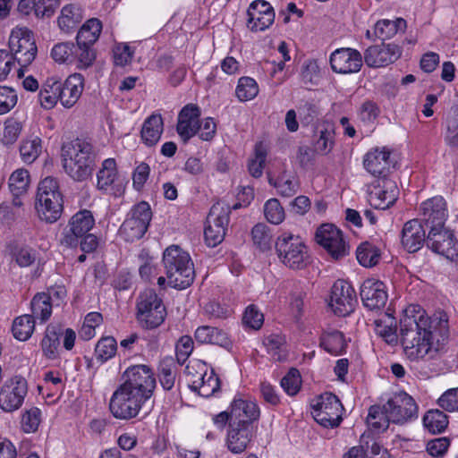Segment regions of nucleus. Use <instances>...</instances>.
I'll list each match as a JSON object with an SVG mask.
<instances>
[{"mask_svg":"<svg viewBox=\"0 0 458 458\" xmlns=\"http://www.w3.org/2000/svg\"><path fill=\"white\" fill-rule=\"evenodd\" d=\"M448 333V316L443 310L428 317L424 310L416 311V307L412 306L400 320L401 344L410 360L426 357L432 351L434 339L444 341Z\"/></svg>","mask_w":458,"mask_h":458,"instance_id":"f257e3e1","label":"nucleus"},{"mask_svg":"<svg viewBox=\"0 0 458 458\" xmlns=\"http://www.w3.org/2000/svg\"><path fill=\"white\" fill-rule=\"evenodd\" d=\"M163 264L167 284L175 289H185L194 280L193 263L188 252L177 245L167 247L163 253Z\"/></svg>","mask_w":458,"mask_h":458,"instance_id":"f03ea898","label":"nucleus"},{"mask_svg":"<svg viewBox=\"0 0 458 458\" xmlns=\"http://www.w3.org/2000/svg\"><path fill=\"white\" fill-rule=\"evenodd\" d=\"M63 204V195L57 180L48 176L40 181L35 202V208L40 220L49 224L56 222L62 216Z\"/></svg>","mask_w":458,"mask_h":458,"instance_id":"7ed1b4c3","label":"nucleus"},{"mask_svg":"<svg viewBox=\"0 0 458 458\" xmlns=\"http://www.w3.org/2000/svg\"><path fill=\"white\" fill-rule=\"evenodd\" d=\"M275 247L279 260L289 268L302 269L308 265V248L301 237L284 233L278 236Z\"/></svg>","mask_w":458,"mask_h":458,"instance_id":"20e7f679","label":"nucleus"},{"mask_svg":"<svg viewBox=\"0 0 458 458\" xmlns=\"http://www.w3.org/2000/svg\"><path fill=\"white\" fill-rule=\"evenodd\" d=\"M137 318L143 328L158 327L166 317V309L153 289H146L138 299Z\"/></svg>","mask_w":458,"mask_h":458,"instance_id":"39448f33","label":"nucleus"},{"mask_svg":"<svg viewBox=\"0 0 458 458\" xmlns=\"http://www.w3.org/2000/svg\"><path fill=\"white\" fill-rule=\"evenodd\" d=\"M147 401L142 395L121 384L111 396L109 410L114 418L128 420L137 417Z\"/></svg>","mask_w":458,"mask_h":458,"instance_id":"423d86ee","label":"nucleus"},{"mask_svg":"<svg viewBox=\"0 0 458 458\" xmlns=\"http://www.w3.org/2000/svg\"><path fill=\"white\" fill-rule=\"evenodd\" d=\"M152 217L148 203L141 201L129 212L119 229V234L127 242L140 240L146 233Z\"/></svg>","mask_w":458,"mask_h":458,"instance_id":"0eeeda50","label":"nucleus"},{"mask_svg":"<svg viewBox=\"0 0 458 458\" xmlns=\"http://www.w3.org/2000/svg\"><path fill=\"white\" fill-rule=\"evenodd\" d=\"M312 409L313 418L325 428H336L343 420V404L338 397L332 393L321 394L312 405Z\"/></svg>","mask_w":458,"mask_h":458,"instance_id":"6e6552de","label":"nucleus"},{"mask_svg":"<svg viewBox=\"0 0 458 458\" xmlns=\"http://www.w3.org/2000/svg\"><path fill=\"white\" fill-rule=\"evenodd\" d=\"M229 214L230 207L224 202H217L211 207L204 230L205 241L209 247H216L223 242L229 223Z\"/></svg>","mask_w":458,"mask_h":458,"instance_id":"1a4fd4ad","label":"nucleus"},{"mask_svg":"<svg viewBox=\"0 0 458 458\" xmlns=\"http://www.w3.org/2000/svg\"><path fill=\"white\" fill-rule=\"evenodd\" d=\"M13 59L25 67L32 63L37 55V46L32 32L27 28H15L9 38Z\"/></svg>","mask_w":458,"mask_h":458,"instance_id":"9d476101","label":"nucleus"},{"mask_svg":"<svg viewBox=\"0 0 458 458\" xmlns=\"http://www.w3.org/2000/svg\"><path fill=\"white\" fill-rule=\"evenodd\" d=\"M123 386L132 389L135 393L149 399L156 388V378L153 369L144 364L133 365L126 369L123 374Z\"/></svg>","mask_w":458,"mask_h":458,"instance_id":"9b49d317","label":"nucleus"},{"mask_svg":"<svg viewBox=\"0 0 458 458\" xmlns=\"http://www.w3.org/2000/svg\"><path fill=\"white\" fill-rule=\"evenodd\" d=\"M317 242L334 259H339L349 254V245L343 233L333 224H323L316 232Z\"/></svg>","mask_w":458,"mask_h":458,"instance_id":"f8f14e48","label":"nucleus"},{"mask_svg":"<svg viewBox=\"0 0 458 458\" xmlns=\"http://www.w3.org/2000/svg\"><path fill=\"white\" fill-rule=\"evenodd\" d=\"M102 30V23L97 18L87 21L77 33L76 44L81 47V63L84 67H89L96 59L92 46L98 39Z\"/></svg>","mask_w":458,"mask_h":458,"instance_id":"ddd939ff","label":"nucleus"},{"mask_svg":"<svg viewBox=\"0 0 458 458\" xmlns=\"http://www.w3.org/2000/svg\"><path fill=\"white\" fill-rule=\"evenodd\" d=\"M95 225L91 211L83 209L74 214L62 232L60 242L69 248H75L79 239L88 233Z\"/></svg>","mask_w":458,"mask_h":458,"instance_id":"4468645a","label":"nucleus"},{"mask_svg":"<svg viewBox=\"0 0 458 458\" xmlns=\"http://www.w3.org/2000/svg\"><path fill=\"white\" fill-rule=\"evenodd\" d=\"M28 392L27 381L15 376L4 382L0 389V408L6 412L18 410Z\"/></svg>","mask_w":458,"mask_h":458,"instance_id":"2eb2a0df","label":"nucleus"},{"mask_svg":"<svg viewBox=\"0 0 458 458\" xmlns=\"http://www.w3.org/2000/svg\"><path fill=\"white\" fill-rule=\"evenodd\" d=\"M399 189L390 178H378L369 188V202L377 209L390 208L398 199Z\"/></svg>","mask_w":458,"mask_h":458,"instance_id":"dca6fc26","label":"nucleus"},{"mask_svg":"<svg viewBox=\"0 0 458 458\" xmlns=\"http://www.w3.org/2000/svg\"><path fill=\"white\" fill-rule=\"evenodd\" d=\"M385 404L393 423L403 424L417 417L418 406L413 398L404 392L395 394Z\"/></svg>","mask_w":458,"mask_h":458,"instance_id":"f3484780","label":"nucleus"},{"mask_svg":"<svg viewBox=\"0 0 458 458\" xmlns=\"http://www.w3.org/2000/svg\"><path fill=\"white\" fill-rule=\"evenodd\" d=\"M357 302L356 293L352 286L344 280H337L332 286L330 307L335 314L346 316L350 314Z\"/></svg>","mask_w":458,"mask_h":458,"instance_id":"a211bd4d","label":"nucleus"},{"mask_svg":"<svg viewBox=\"0 0 458 458\" xmlns=\"http://www.w3.org/2000/svg\"><path fill=\"white\" fill-rule=\"evenodd\" d=\"M330 65L336 73L358 72L362 66L361 54L353 48L343 47L335 50L330 55Z\"/></svg>","mask_w":458,"mask_h":458,"instance_id":"6ab92c4d","label":"nucleus"},{"mask_svg":"<svg viewBox=\"0 0 458 458\" xmlns=\"http://www.w3.org/2000/svg\"><path fill=\"white\" fill-rule=\"evenodd\" d=\"M456 244L453 232L444 225L429 229L427 236V246L432 251L450 258L457 252Z\"/></svg>","mask_w":458,"mask_h":458,"instance_id":"aec40b11","label":"nucleus"},{"mask_svg":"<svg viewBox=\"0 0 458 458\" xmlns=\"http://www.w3.org/2000/svg\"><path fill=\"white\" fill-rule=\"evenodd\" d=\"M402 55V47L394 43H382L368 47L364 61L369 67H384L395 62Z\"/></svg>","mask_w":458,"mask_h":458,"instance_id":"412c9836","label":"nucleus"},{"mask_svg":"<svg viewBox=\"0 0 458 458\" xmlns=\"http://www.w3.org/2000/svg\"><path fill=\"white\" fill-rule=\"evenodd\" d=\"M256 432V427L250 423L242 424L239 421L229 422L226 437V445L233 454H241L246 450Z\"/></svg>","mask_w":458,"mask_h":458,"instance_id":"4be33fe9","label":"nucleus"},{"mask_svg":"<svg viewBox=\"0 0 458 458\" xmlns=\"http://www.w3.org/2000/svg\"><path fill=\"white\" fill-rule=\"evenodd\" d=\"M200 114V108L196 104H187L179 112L176 131L183 142L199 131Z\"/></svg>","mask_w":458,"mask_h":458,"instance_id":"5701e85b","label":"nucleus"},{"mask_svg":"<svg viewBox=\"0 0 458 458\" xmlns=\"http://www.w3.org/2000/svg\"><path fill=\"white\" fill-rule=\"evenodd\" d=\"M248 27L252 31H261L268 28L275 20V13L271 5L264 0H257L250 4L247 11Z\"/></svg>","mask_w":458,"mask_h":458,"instance_id":"b1692460","label":"nucleus"},{"mask_svg":"<svg viewBox=\"0 0 458 458\" xmlns=\"http://www.w3.org/2000/svg\"><path fill=\"white\" fill-rule=\"evenodd\" d=\"M360 294L363 304L369 310L383 308L388 297L384 283L374 278L363 282Z\"/></svg>","mask_w":458,"mask_h":458,"instance_id":"393cba45","label":"nucleus"},{"mask_svg":"<svg viewBox=\"0 0 458 458\" xmlns=\"http://www.w3.org/2000/svg\"><path fill=\"white\" fill-rule=\"evenodd\" d=\"M420 212L428 228L445 225L446 203L442 197L437 196L421 203Z\"/></svg>","mask_w":458,"mask_h":458,"instance_id":"a878e982","label":"nucleus"},{"mask_svg":"<svg viewBox=\"0 0 458 458\" xmlns=\"http://www.w3.org/2000/svg\"><path fill=\"white\" fill-rule=\"evenodd\" d=\"M427 243L426 231L418 219L407 221L401 233L402 246L410 253L418 251Z\"/></svg>","mask_w":458,"mask_h":458,"instance_id":"bb28decb","label":"nucleus"},{"mask_svg":"<svg viewBox=\"0 0 458 458\" xmlns=\"http://www.w3.org/2000/svg\"><path fill=\"white\" fill-rule=\"evenodd\" d=\"M391 152L386 148H375L368 152L364 157V167L374 176L387 178L392 161L390 159Z\"/></svg>","mask_w":458,"mask_h":458,"instance_id":"cd10ccee","label":"nucleus"},{"mask_svg":"<svg viewBox=\"0 0 458 458\" xmlns=\"http://www.w3.org/2000/svg\"><path fill=\"white\" fill-rule=\"evenodd\" d=\"M84 89V78L80 73L70 75L64 81H61L60 103L65 108L73 106Z\"/></svg>","mask_w":458,"mask_h":458,"instance_id":"c85d7f7f","label":"nucleus"},{"mask_svg":"<svg viewBox=\"0 0 458 458\" xmlns=\"http://www.w3.org/2000/svg\"><path fill=\"white\" fill-rule=\"evenodd\" d=\"M259 405L251 400L235 398L231 403V420L233 421L254 425V422L259 419Z\"/></svg>","mask_w":458,"mask_h":458,"instance_id":"c756f323","label":"nucleus"},{"mask_svg":"<svg viewBox=\"0 0 458 458\" xmlns=\"http://www.w3.org/2000/svg\"><path fill=\"white\" fill-rule=\"evenodd\" d=\"M62 162L65 173L77 182H83L89 178L96 165V163L77 159L75 154L73 157L62 155Z\"/></svg>","mask_w":458,"mask_h":458,"instance_id":"7c9ffc66","label":"nucleus"},{"mask_svg":"<svg viewBox=\"0 0 458 458\" xmlns=\"http://www.w3.org/2000/svg\"><path fill=\"white\" fill-rule=\"evenodd\" d=\"M64 329L59 325H48L41 340L40 346L44 356L55 360L59 356L60 337Z\"/></svg>","mask_w":458,"mask_h":458,"instance_id":"2f4dec72","label":"nucleus"},{"mask_svg":"<svg viewBox=\"0 0 458 458\" xmlns=\"http://www.w3.org/2000/svg\"><path fill=\"white\" fill-rule=\"evenodd\" d=\"M81 47L71 42L58 43L51 51L53 59L60 64H75L79 68H85L81 63Z\"/></svg>","mask_w":458,"mask_h":458,"instance_id":"473e14b6","label":"nucleus"},{"mask_svg":"<svg viewBox=\"0 0 458 458\" xmlns=\"http://www.w3.org/2000/svg\"><path fill=\"white\" fill-rule=\"evenodd\" d=\"M194 336L199 344H216L222 347H227L231 344L227 333L215 327H199L195 331Z\"/></svg>","mask_w":458,"mask_h":458,"instance_id":"72a5a7b5","label":"nucleus"},{"mask_svg":"<svg viewBox=\"0 0 458 458\" xmlns=\"http://www.w3.org/2000/svg\"><path fill=\"white\" fill-rule=\"evenodd\" d=\"M61 80L55 77L47 78L38 93V100L44 109L54 108L60 101Z\"/></svg>","mask_w":458,"mask_h":458,"instance_id":"f704fd0d","label":"nucleus"},{"mask_svg":"<svg viewBox=\"0 0 458 458\" xmlns=\"http://www.w3.org/2000/svg\"><path fill=\"white\" fill-rule=\"evenodd\" d=\"M63 156L73 157L75 154L77 159L87 160V162L96 163V152L93 146L80 139L66 142L62 147Z\"/></svg>","mask_w":458,"mask_h":458,"instance_id":"c9c22d12","label":"nucleus"},{"mask_svg":"<svg viewBox=\"0 0 458 458\" xmlns=\"http://www.w3.org/2000/svg\"><path fill=\"white\" fill-rule=\"evenodd\" d=\"M163 119L160 114H151L143 123L141 139L147 146L156 145L163 133Z\"/></svg>","mask_w":458,"mask_h":458,"instance_id":"e433bc0d","label":"nucleus"},{"mask_svg":"<svg viewBox=\"0 0 458 458\" xmlns=\"http://www.w3.org/2000/svg\"><path fill=\"white\" fill-rule=\"evenodd\" d=\"M376 334L389 344H396L398 335L394 318L386 313L383 318L374 321Z\"/></svg>","mask_w":458,"mask_h":458,"instance_id":"4c0bfd02","label":"nucleus"},{"mask_svg":"<svg viewBox=\"0 0 458 458\" xmlns=\"http://www.w3.org/2000/svg\"><path fill=\"white\" fill-rule=\"evenodd\" d=\"M268 182L273 185L279 195L282 197H292L297 193L299 190V183L297 179L292 174H287L284 171L277 178H268Z\"/></svg>","mask_w":458,"mask_h":458,"instance_id":"58836bf2","label":"nucleus"},{"mask_svg":"<svg viewBox=\"0 0 458 458\" xmlns=\"http://www.w3.org/2000/svg\"><path fill=\"white\" fill-rule=\"evenodd\" d=\"M320 345L329 353L339 355L345 351L344 335L338 330L324 332L320 337Z\"/></svg>","mask_w":458,"mask_h":458,"instance_id":"ea45409f","label":"nucleus"},{"mask_svg":"<svg viewBox=\"0 0 458 458\" xmlns=\"http://www.w3.org/2000/svg\"><path fill=\"white\" fill-rule=\"evenodd\" d=\"M406 29V21L403 18H397L394 21L382 20L376 23L374 33L381 40H386L393 38L398 31H404Z\"/></svg>","mask_w":458,"mask_h":458,"instance_id":"a19ab883","label":"nucleus"},{"mask_svg":"<svg viewBox=\"0 0 458 458\" xmlns=\"http://www.w3.org/2000/svg\"><path fill=\"white\" fill-rule=\"evenodd\" d=\"M33 318L39 319L42 323L46 322L52 314V303L50 295L46 293H37L30 302Z\"/></svg>","mask_w":458,"mask_h":458,"instance_id":"79ce46f5","label":"nucleus"},{"mask_svg":"<svg viewBox=\"0 0 458 458\" xmlns=\"http://www.w3.org/2000/svg\"><path fill=\"white\" fill-rule=\"evenodd\" d=\"M449 423L447 415L440 410H430L423 417L424 427L432 434H440Z\"/></svg>","mask_w":458,"mask_h":458,"instance_id":"37998d69","label":"nucleus"},{"mask_svg":"<svg viewBox=\"0 0 458 458\" xmlns=\"http://www.w3.org/2000/svg\"><path fill=\"white\" fill-rule=\"evenodd\" d=\"M117 176L116 163L114 158H107L102 163V167L98 173L97 187L100 191H107L114 183Z\"/></svg>","mask_w":458,"mask_h":458,"instance_id":"c03bdc74","label":"nucleus"},{"mask_svg":"<svg viewBox=\"0 0 458 458\" xmlns=\"http://www.w3.org/2000/svg\"><path fill=\"white\" fill-rule=\"evenodd\" d=\"M35 329V319L30 315H22L13 322L12 331L13 336L20 341L28 340Z\"/></svg>","mask_w":458,"mask_h":458,"instance_id":"a18cd8bd","label":"nucleus"},{"mask_svg":"<svg viewBox=\"0 0 458 458\" xmlns=\"http://www.w3.org/2000/svg\"><path fill=\"white\" fill-rule=\"evenodd\" d=\"M445 141L450 147H458V105L450 108L445 119Z\"/></svg>","mask_w":458,"mask_h":458,"instance_id":"49530a36","label":"nucleus"},{"mask_svg":"<svg viewBox=\"0 0 458 458\" xmlns=\"http://www.w3.org/2000/svg\"><path fill=\"white\" fill-rule=\"evenodd\" d=\"M359 263L365 267L376 266L380 259L379 249L368 242H362L356 250Z\"/></svg>","mask_w":458,"mask_h":458,"instance_id":"de8ad7c7","label":"nucleus"},{"mask_svg":"<svg viewBox=\"0 0 458 458\" xmlns=\"http://www.w3.org/2000/svg\"><path fill=\"white\" fill-rule=\"evenodd\" d=\"M29 185L30 174L26 169H17L9 177V189L13 197L24 195L28 191Z\"/></svg>","mask_w":458,"mask_h":458,"instance_id":"09e8293b","label":"nucleus"},{"mask_svg":"<svg viewBox=\"0 0 458 458\" xmlns=\"http://www.w3.org/2000/svg\"><path fill=\"white\" fill-rule=\"evenodd\" d=\"M367 422L372 428L378 430H386L389 427V423L392 420L388 417V412L386 410V404L372 405L369 408Z\"/></svg>","mask_w":458,"mask_h":458,"instance_id":"8fccbe9b","label":"nucleus"},{"mask_svg":"<svg viewBox=\"0 0 458 458\" xmlns=\"http://www.w3.org/2000/svg\"><path fill=\"white\" fill-rule=\"evenodd\" d=\"M264 344L267 352L276 361H282L286 359L287 352L285 340L279 335H271L265 338Z\"/></svg>","mask_w":458,"mask_h":458,"instance_id":"3c124183","label":"nucleus"},{"mask_svg":"<svg viewBox=\"0 0 458 458\" xmlns=\"http://www.w3.org/2000/svg\"><path fill=\"white\" fill-rule=\"evenodd\" d=\"M315 137L314 151L321 155L328 154L335 144V131L332 126L321 129Z\"/></svg>","mask_w":458,"mask_h":458,"instance_id":"603ef678","label":"nucleus"},{"mask_svg":"<svg viewBox=\"0 0 458 458\" xmlns=\"http://www.w3.org/2000/svg\"><path fill=\"white\" fill-rule=\"evenodd\" d=\"M42 151L41 140L38 137L25 140L20 146V153L24 163H33Z\"/></svg>","mask_w":458,"mask_h":458,"instance_id":"864d4df0","label":"nucleus"},{"mask_svg":"<svg viewBox=\"0 0 458 458\" xmlns=\"http://www.w3.org/2000/svg\"><path fill=\"white\" fill-rule=\"evenodd\" d=\"M191 387L193 391L198 392L199 395L209 397L213 395L220 387V381L216 375L210 371L207 377L206 383L199 380L191 382Z\"/></svg>","mask_w":458,"mask_h":458,"instance_id":"5fc2aeb1","label":"nucleus"},{"mask_svg":"<svg viewBox=\"0 0 458 458\" xmlns=\"http://www.w3.org/2000/svg\"><path fill=\"white\" fill-rule=\"evenodd\" d=\"M299 119L303 126H309L318 119L319 106L313 101H303L297 108Z\"/></svg>","mask_w":458,"mask_h":458,"instance_id":"6e6d98bb","label":"nucleus"},{"mask_svg":"<svg viewBox=\"0 0 458 458\" xmlns=\"http://www.w3.org/2000/svg\"><path fill=\"white\" fill-rule=\"evenodd\" d=\"M116 340L112 336L101 338L95 348V356L98 360L106 361L111 359L116 352Z\"/></svg>","mask_w":458,"mask_h":458,"instance_id":"4d7b16f0","label":"nucleus"},{"mask_svg":"<svg viewBox=\"0 0 458 458\" xmlns=\"http://www.w3.org/2000/svg\"><path fill=\"white\" fill-rule=\"evenodd\" d=\"M259 93L256 81L250 77H242L239 80L236 88V96L240 101H248L254 98Z\"/></svg>","mask_w":458,"mask_h":458,"instance_id":"13d9d810","label":"nucleus"},{"mask_svg":"<svg viewBox=\"0 0 458 458\" xmlns=\"http://www.w3.org/2000/svg\"><path fill=\"white\" fill-rule=\"evenodd\" d=\"M254 244L262 251L271 248L272 237L265 224H257L251 231Z\"/></svg>","mask_w":458,"mask_h":458,"instance_id":"bf43d9fd","label":"nucleus"},{"mask_svg":"<svg viewBox=\"0 0 458 458\" xmlns=\"http://www.w3.org/2000/svg\"><path fill=\"white\" fill-rule=\"evenodd\" d=\"M264 214L267 221L274 225L282 223L285 216L284 210L276 199H270L265 203Z\"/></svg>","mask_w":458,"mask_h":458,"instance_id":"052dcab7","label":"nucleus"},{"mask_svg":"<svg viewBox=\"0 0 458 458\" xmlns=\"http://www.w3.org/2000/svg\"><path fill=\"white\" fill-rule=\"evenodd\" d=\"M18 95L13 88L0 86V115L9 113L17 104Z\"/></svg>","mask_w":458,"mask_h":458,"instance_id":"680f3d73","label":"nucleus"},{"mask_svg":"<svg viewBox=\"0 0 458 458\" xmlns=\"http://www.w3.org/2000/svg\"><path fill=\"white\" fill-rule=\"evenodd\" d=\"M266 158L267 153L261 144L256 145L255 157L250 159L248 164V170L251 176L259 178L262 175Z\"/></svg>","mask_w":458,"mask_h":458,"instance_id":"e2e57ef3","label":"nucleus"},{"mask_svg":"<svg viewBox=\"0 0 458 458\" xmlns=\"http://www.w3.org/2000/svg\"><path fill=\"white\" fill-rule=\"evenodd\" d=\"M41 421V411L37 407L26 411L21 417V428L26 433L37 431Z\"/></svg>","mask_w":458,"mask_h":458,"instance_id":"0e129e2a","label":"nucleus"},{"mask_svg":"<svg viewBox=\"0 0 458 458\" xmlns=\"http://www.w3.org/2000/svg\"><path fill=\"white\" fill-rule=\"evenodd\" d=\"M301 379L300 372L297 369H291L288 373L282 378L281 386L283 389L289 394H296L301 388Z\"/></svg>","mask_w":458,"mask_h":458,"instance_id":"69168bd1","label":"nucleus"},{"mask_svg":"<svg viewBox=\"0 0 458 458\" xmlns=\"http://www.w3.org/2000/svg\"><path fill=\"white\" fill-rule=\"evenodd\" d=\"M13 256L20 267H26L35 262L37 251L29 246H21L14 249Z\"/></svg>","mask_w":458,"mask_h":458,"instance_id":"338daca9","label":"nucleus"},{"mask_svg":"<svg viewBox=\"0 0 458 458\" xmlns=\"http://www.w3.org/2000/svg\"><path fill=\"white\" fill-rule=\"evenodd\" d=\"M242 323L253 330H259L264 323V316L254 305H250L244 311Z\"/></svg>","mask_w":458,"mask_h":458,"instance_id":"774afa93","label":"nucleus"}]
</instances>
